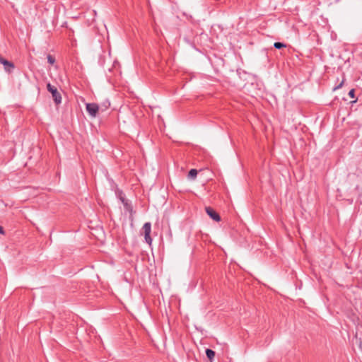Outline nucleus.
Here are the masks:
<instances>
[{"mask_svg": "<svg viewBox=\"0 0 362 362\" xmlns=\"http://www.w3.org/2000/svg\"><path fill=\"white\" fill-rule=\"evenodd\" d=\"M47 90L52 93V96L53 98V100L54 103L57 105H59L62 103V96L61 94L58 92L57 88L51 85L50 83H48L47 85Z\"/></svg>", "mask_w": 362, "mask_h": 362, "instance_id": "obj_1", "label": "nucleus"}, {"mask_svg": "<svg viewBox=\"0 0 362 362\" xmlns=\"http://www.w3.org/2000/svg\"><path fill=\"white\" fill-rule=\"evenodd\" d=\"M143 230L144 232V239L146 243L148 245H151L152 238L151 237V223L150 222H146L143 226Z\"/></svg>", "mask_w": 362, "mask_h": 362, "instance_id": "obj_2", "label": "nucleus"}, {"mask_svg": "<svg viewBox=\"0 0 362 362\" xmlns=\"http://www.w3.org/2000/svg\"><path fill=\"white\" fill-rule=\"evenodd\" d=\"M86 109L90 117H95L97 112L100 110V107L96 103H87Z\"/></svg>", "mask_w": 362, "mask_h": 362, "instance_id": "obj_3", "label": "nucleus"}, {"mask_svg": "<svg viewBox=\"0 0 362 362\" xmlns=\"http://www.w3.org/2000/svg\"><path fill=\"white\" fill-rule=\"evenodd\" d=\"M0 64L4 65L5 71L8 74H11V72H13V71L15 68L14 64L13 62L3 58L1 55H0Z\"/></svg>", "mask_w": 362, "mask_h": 362, "instance_id": "obj_4", "label": "nucleus"}, {"mask_svg": "<svg viewBox=\"0 0 362 362\" xmlns=\"http://www.w3.org/2000/svg\"><path fill=\"white\" fill-rule=\"evenodd\" d=\"M206 214L212 218L214 221L218 222L221 221V217L219 214L216 212L212 208L208 206L205 209Z\"/></svg>", "mask_w": 362, "mask_h": 362, "instance_id": "obj_5", "label": "nucleus"}, {"mask_svg": "<svg viewBox=\"0 0 362 362\" xmlns=\"http://www.w3.org/2000/svg\"><path fill=\"white\" fill-rule=\"evenodd\" d=\"M110 106V103L108 100L104 101L101 105H100V110L101 111H105L107 109H108V107Z\"/></svg>", "mask_w": 362, "mask_h": 362, "instance_id": "obj_6", "label": "nucleus"}, {"mask_svg": "<svg viewBox=\"0 0 362 362\" xmlns=\"http://www.w3.org/2000/svg\"><path fill=\"white\" fill-rule=\"evenodd\" d=\"M205 352L207 358L210 360H211L215 356V352L212 349H206Z\"/></svg>", "mask_w": 362, "mask_h": 362, "instance_id": "obj_7", "label": "nucleus"}, {"mask_svg": "<svg viewBox=\"0 0 362 362\" xmlns=\"http://www.w3.org/2000/svg\"><path fill=\"white\" fill-rule=\"evenodd\" d=\"M354 343L356 345H357L358 349L362 352V339L361 338H358L356 336Z\"/></svg>", "mask_w": 362, "mask_h": 362, "instance_id": "obj_8", "label": "nucleus"}, {"mask_svg": "<svg viewBox=\"0 0 362 362\" xmlns=\"http://www.w3.org/2000/svg\"><path fill=\"white\" fill-rule=\"evenodd\" d=\"M197 170L196 169H191L189 171L188 177L191 179H194L197 177Z\"/></svg>", "mask_w": 362, "mask_h": 362, "instance_id": "obj_9", "label": "nucleus"}, {"mask_svg": "<svg viewBox=\"0 0 362 362\" xmlns=\"http://www.w3.org/2000/svg\"><path fill=\"white\" fill-rule=\"evenodd\" d=\"M123 206L124 207V209L129 212H132V204L129 202V201L127 200L126 202H124L123 204Z\"/></svg>", "mask_w": 362, "mask_h": 362, "instance_id": "obj_10", "label": "nucleus"}, {"mask_svg": "<svg viewBox=\"0 0 362 362\" xmlns=\"http://www.w3.org/2000/svg\"><path fill=\"white\" fill-rule=\"evenodd\" d=\"M274 48H276L277 49H280L281 48L286 47V45L283 42H276L274 44Z\"/></svg>", "mask_w": 362, "mask_h": 362, "instance_id": "obj_11", "label": "nucleus"}, {"mask_svg": "<svg viewBox=\"0 0 362 362\" xmlns=\"http://www.w3.org/2000/svg\"><path fill=\"white\" fill-rule=\"evenodd\" d=\"M117 195H118L119 200L121 201V202L122 204H124V202H126L127 201V199H125V196L122 191H119L117 192Z\"/></svg>", "mask_w": 362, "mask_h": 362, "instance_id": "obj_12", "label": "nucleus"}, {"mask_svg": "<svg viewBox=\"0 0 362 362\" xmlns=\"http://www.w3.org/2000/svg\"><path fill=\"white\" fill-rule=\"evenodd\" d=\"M344 81H345V78H344V74H343V78L341 80V81L334 88H333V90H336L337 89H339L341 88L343 85H344Z\"/></svg>", "mask_w": 362, "mask_h": 362, "instance_id": "obj_13", "label": "nucleus"}, {"mask_svg": "<svg viewBox=\"0 0 362 362\" xmlns=\"http://www.w3.org/2000/svg\"><path fill=\"white\" fill-rule=\"evenodd\" d=\"M47 58V62H48L49 64H54L55 59H54V57H52L50 54H48Z\"/></svg>", "mask_w": 362, "mask_h": 362, "instance_id": "obj_14", "label": "nucleus"}, {"mask_svg": "<svg viewBox=\"0 0 362 362\" xmlns=\"http://www.w3.org/2000/svg\"><path fill=\"white\" fill-rule=\"evenodd\" d=\"M349 96L351 98H355V90L354 89H351L349 90L348 93Z\"/></svg>", "mask_w": 362, "mask_h": 362, "instance_id": "obj_15", "label": "nucleus"}, {"mask_svg": "<svg viewBox=\"0 0 362 362\" xmlns=\"http://www.w3.org/2000/svg\"><path fill=\"white\" fill-rule=\"evenodd\" d=\"M5 233L4 228L2 226H0V234L4 235Z\"/></svg>", "mask_w": 362, "mask_h": 362, "instance_id": "obj_16", "label": "nucleus"}]
</instances>
